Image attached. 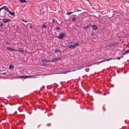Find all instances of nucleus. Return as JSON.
Listing matches in <instances>:
<instances>
[{
	"label": "nucleus",
	"instance_id": "1",
	"mask_svg": "<svg viewBox=\"0 0 129 129\" xmlns=\"http://www.w3.org/2000/svg\"><path fill=\"white\" fill-rule=\"evenodd\" d=\"M18 77L19 78H22L24 77V78H33L34 77L33 76H18Z\"/></svg>",
	"mask_w": 129,
	"mask_h": 129
},
{
	"label": "nucleus",
	"instance_id": "2",
	"mask_svg": "<svg viewBox=\"0 0 129 129\" xmlns=\"http://www.w3.org/2000/svg\"><path fill=\"white\" fill-rule=\"evenodd\" d=\"M1 9H2V10L4 9L7 12H9L10 11L6 6H4L2 7L1 8Z\"/></svg>",
	"mask_w": 129,
	"mask_h": 129
},
{
	"label": "nucleus",
	"instance_id": "3",
	"mask_svg": "<svg viewBox=\"0 0 129 129\" xmlns=\"http://www.w3.org/2000/svg\"><path fill=\"white\" fill-rule=\"evenodd\" d=\"M7 50H8L10 52H12L13 51H17V50H14L13 49H12L11 48H10L9 47H8L7 48Z\"/></svg>",
	"mask_w": 129,
	"mask_h": 129
},
{
	"label": "nucleus",
	"instance_id": "4",
	"mask_svg": "<svg viewBox=\"0 0 129 129\" xmlns=\"http://www.w3.org/2000/svg\"><path fill=\"white\" fill-rule=\"evenodd\" d=\"M1 19L5 23L9 22L10 20V19Z\"/></svg>",
	"mask_w": 129,
	"mask_h": 129
},
{
	"label": "nucleus",
	"instance_id": "5",
	"mask_svg": "<svg viewBox=\"0 0 129 129\" xmlns=\"http://www.w3.org/2000/svg\"><path fill=\"white\" fill-rule=\"evenodd\" d=\"M65 36V34L64 33H62L60 34L59 36V38L61 39H62L63 37Z\"/></svg>",
	"mask_w": 129,
	"mask_h": 129
},
{
	"label": "nucleus",
	"instance_id": "6",
	"mask_svg": "<svg viewBox=\"0 0 129 129\" xmlns=\"http://www.w3.org/2000/svg\"><path fill=\"white\" fill-rule=\"evenodd\" d=\"M92 28L93 30H95L97 29L98 28L97 26L95 25H91Z\"/></svg>",
	"mask_w": 129,
	"mask_h": 129
},
{
	"label": "nucleus",
	"instance_id": "7",
	"mask_svg": "<svg viewBox=\"0 0 129 129\" xmlns=\"http://www.w3.org/2000/svg\"><path fill=\"white\" fill-rule=\"evenodd\" d=\"M112 59V58H107V59L105 58V59H104L103 60H102V61H100V62H104V61H109L110 60H111V59Z\"/></svg>",
	"mask_w": 129,
	"mask_h": 129
},
{
	"label": "nucleus",
	"instance_id": "8",
	"mask_svg": "<svg viewBox=\"0 0 129 129\" xmlns=\"http://www.w3.org/2000/svg\"><path fill=\"white\" fill-rule=\"evenodd\" d=\"M9 13L10 14L13 16H15V13L14 12H12L10 11L9 12Z\"/></svg>",
	"mask_w": 129,
	"mask_h": 129
},
{
	"label": "nucleus",
	"instance_id": "9",
	"mask_svg": "<svg viewBox=\"0 0 129 129\" xmlns=\"http://www.w3.org/2000/svg\"><path fill=\"white\" fill-rule=\"evenodd\" d=\"M79 44V43H76L74 45V48H76V47L78 46Z\"/></svg>",
	"mask_w": 129,
	"mask_h": 129
},
{
	"label": "nucleus",
	"instance_id": "10",
	"mask_svg": "<svg viewBox=\"0 0 129 129\" xmlns=\"http://www.w3.org/2000/svg\"><path fill=\"white\" fill-rule=\"evenodd\" d=\"M41 61L44 62H48L49 61V60H46L45 59H42L41 60Z\"/></svg>",
	"mask_w": 129,
	"mask_h": 129
},
{
	"label": "nucleus",
	"instance_id": "11",
	"mask_svg": "<svg viewBox=\"0 0 129 129\" xmlns=\"http://www.w3.org/2000/svg\"><path fill=\"white\" fill-rule=\"evenodd\" d=\"M14 67L12 65H10L9 66V69H13L14 68Z\"/></svg>",
	"mask_w": 129,
	"mask_h": 129
},
{
	"label": "nucleus",
	"instance_id": "12",
	"mask_svg": "<svg viewBox=\"0 0 129 129\" xmlns=\"http://www.w3.org/2000/svg\"><path fill=\"white\" fill-rule=\"evenodd\" d=\"M18 49L19 50L18 51L20 52H22L24 51V50L22 48H19Z\"/></svg>",
	"mask_w": 129,
	"mask_h": 129
},
{
	"label": "nucleus",
	"instance_id": "13",
	"mask_svg": "<svg viewBox=\"0 0 129 129\" xmlns=\"http://www.w3.org/2000/svg\"><path fill=\"white\" fill-rule=\"evenodd\" d=\"M91 26V25H87V26H85L84 27V29H88L89 28V26Z\"/></svg>",
	"mask_w": 129,
	"mask_h": 129
},
{
	"label": "nucleus",
	"instance_id": "14",
	"mask_svg": "<svg viewBox=\"0 0 129 129\" xmlns=\"http://www.w3.org/2000/svg\"><path fill=\"white\" fill-rule=\"evenodd\" d=\"M128 53H129V50L125 51L123 53V55H125Z\"/></svg>",
	"mask_w": 129,
	"mask_h": 129
},
{
	"label": "nucleus",
	"instance_id": "15",
	"mask_svg": "<svg viewBox=\"0 0 129 129\" xmlns=\"http://www.w3.org/2000/svg\"><path fill=\"white\" fill-rule=\"evenodd\" d=\"M69 48H70L71 49H73L74 48V45H71L69 46L68 47Z\"/></svg>",
	"mask_w": 129,
	"mask_h": 129
},
{
	"label": "nucleus",
	"instance_id": "16",
	"mask_svg": "<svg viewBox=\"0 0 129 129\" xmlns=\"http://www.w3.org/2000/svg\"><path fill=\"white\" fill-rule=\"evenodd\" d=\"M74 12H68L66 13V14L67 15H70V14L73 13Z\"/></svg>",
	"mask_w": 129,
	"mask_h": 129
},
{
	"label": "nucleus",
	"instance_id": "17",
	"mask_svg": "<svg viewBox=\"0 0 129 129\" xmlns=\"http://www.w3.org/2000/svg\"><path fill=\"white\" fill-rule=\"evenodd\" d=\"M61 59V58H58L54 59V60L55 61L58 60L60 59Z\"/></svg>",
	"mask_w": 129,
	"mask_h": 129
},
{
	"label": "nucleus",
	"instance_id": "18",
	"mask_svg": "<svg viewBox=\"0 0 129 129\" xmlns=\"http://www.w3.org/2000/svg\"><path fill=\"white\" fill-rule=\"evenodd\" d=\"M20 2L22 3H25L27 2L26 0H19Z\"/></svg>",
	"mask_w": 129,
	"mask_h": 129
},
{
	"label": "nucleus",
	"instance_id": "19",
	"mask_svg": "<svg viewBox=\"0 0 129 129\" xmlns=\"http://www.w3.org/2000/svg\"><path fill=\"white\" fill-rule=\"evenodd\" d=\"M76 19V18L75 17H73L72 18V20L75 22Z\"/></svg>",
	"mask_w": 129,
	"mask_h": 129
},
{
	"label": "nucleus",
	"instance_id": "20",
	"mask_svg": "<svg viewBox=\"0 0 129 129\" xmlns=\"http://www.w3.org/2000/svg\"><path fill=\"white\" fill-rule=\"evenodd\" d=\"M42 26L44 28H45L46 27V26L45 24H43L42 25Z\"/></svg>",
	"mask_w": 129,
	"mask_h": 129
},
{
	"label": "nucleus",
	"instance_id": "21",
	"mask_svg": "<svg viewBox=\"0 0 129 129\" xmlns=\"http://www.w3.org/2000/svg\"><path fill=\"white\" fill-rule=\"evenodd\" d=\"M56 29L57 30H58L60 29V28L59 27H57L56 28Z\"/></svg>",
	"mask_w": 129,
	"mask_h": 129
},
{
	"label": "nucleus",
	"instance_id": "22",
	"mask_svg": "<svg viewBox=\"0 0 129 129\" xmlns=\"http://www.w3.org/2000/svg\"><path fill=\"white\" fill-rule=\"evenodd\" d=\"M55 52H60V51L59 50H57V49H56L55 50Z\"/></svg>",
	"mask_w": 129,
	"mask_h": 129
},
{
	"label": "nucleus",
	"instance_id": "23",
	"mask_svg": "<svg viewBox=\"0 0 129 129\" xmlns=\"http://www.w3.org/2000/svg\"><path fill=\"white\" fill-rule=\"evenodd\" d=\"M5 43L7 44H9V42H6Z\"/></svg>",
	"mask_w": 129,
	"mask_h": 129
},
{
	"label": "nucleus",
	"instance_id": "24",
	"mask_svg": "<svg viewBox=\"0 0 129 129\" xmlns=\"http://www.w3.org/2000/svg\"><path fill=\"white\" fill-rule=\"evenodd\" d=\"M3 26V24L2 23H1L0 24V26Z\"/></svg>",
	"mask_w": 129,
	"mask_h": 129
},
{
	"label": "nucleus",
	"instance_id": "25",
	"mask_svg": "<svg viewBox=\"0 0 129 129\" xmlns=\"http://www.w3.org/2000/svg\"><path fill=\"white\" fill-rule=\"evenodd\" d=\"M24 22L26 23L27 22V21H26V20H24L23 21Z\"/></svg>",
	"mask_w": 129,
	"mask_h": 129
},
{
	"label": "nucleus",
	"instance_id": "26",
	"mask_svg": "<svg viewBox=\"0 0 129 129\" xmlns=\"http://www.w3.org/2000/svg\"><path fill=\"white\" fill-rule=\"evenodd\" d=\"M53 23H54V22H55V20H54V19H53Z\"/></svg>",
	"mask_w": 129,
	"mask_h": 129
},
{
	"label": "nucleus",
	"instance_id": "27",
	"mask_svg": "<svg viewBox=\"0 0 129 129\" xmlns=\"http://www.w3.org/2000/svg\"><path fill=\"white\" fill-rule=\"evenodd\" d=\"M118 59L119 60L120 59V57H118Z\"/></svg>",
	"mask_w": 129,
	"mask_h": 129
},
{
	"label": "nucleus",
	"instance_id": "28",
	"mask_svg": "<svg viewBox=\"0 0 129 129\" xmlns=\"http://www.w3.org/2000/svg\"><path fill=\"white\" fill-rule=\"evenodd\" d=\"M30 27L31 28H32V26H30Z\"/></svg>",
	"mask_w": 129,
	"mask_h": 129
},
{
	"label": "nucleus",
	"instance_id": "29",
	"mask_svg": "<svg viewBox=\"0 0 129 129\" xmlns=\"http://www.w3.org/2000/svg\"><path fill=\"white\" fill-rule=\"evenodd\" d=\"M2 10V9H1V8H0V12H1V10Z\"/></svg>",
	"mask_w": 129,
	"mask_h": 129
},
{
	"label": "nucleus",
	"instance_id": "30",
	"mask_svg": "<svg viewBox=\"0 0 129 129\" xmlns=\"http://www.w3.org/2000/svg\"><path fill=\"white\" fill-rule=\"evenodd\" d=\"M79 11V10H78L77 11H78H78Z\"/></svg>",
	"mask_w": 129,
	"mask_h": 129
},
{
	"label": "nucleus",
	"instance_id": "31",
	"mask_svg": "<svg viewBox=\"0 0 129 129\" xmlns=\"http://www.w3.org/2000/svg\"><path fill=\"white\" fill-rule=\"evenodd\" d=\"M6 73H4V74H5Z\"/></svg>",
	"mask_w": 129,
	"mask_h": 129
},
{
	"label": "nucleus",
	"instance_id": "32",
	"mask_svg": "<svg viewBox=\"0 0 129 129\" xmlns=\"http://www.w3.org/2000/svg\"><path fill=\"white\" fill-rule=\"evenodd\" d=\"M48 124H47V125H48Z\"/></svg>",
	"mask_w": 129,
	"mask_h": 129
},
{
	"label": "nucleus",
	"instance_id": "33",
	"mask_svg": "<svg viewBox=\"0 0 129 129\" xmlns=\"http://www.w3.org/2000/svg\"><path fill=\"white\" fill-rule=\"evenodd\" d=\"M1 68V67L0 66V68Z\"/></svg>",
	"mask_w": 129,
	"mask_h": 129
}]
</instances>
